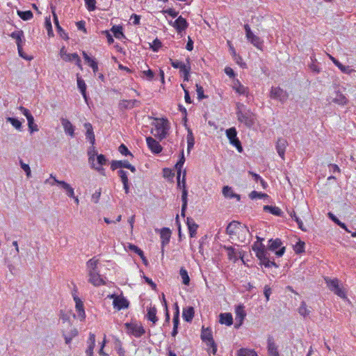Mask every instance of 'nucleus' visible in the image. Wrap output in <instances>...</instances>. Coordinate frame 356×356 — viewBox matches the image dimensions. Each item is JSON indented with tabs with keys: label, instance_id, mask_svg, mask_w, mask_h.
Masks as SVG:
<instances>
[{
	"label": "nucleus",
	"instance_id": "0eeeda50",
	"mask_svg": "<svg viewBox=\"0 0 356 356\" xmlns=\"http://www.w3.org/2000/svg\"><path fill=\"white\" fill-rule=\"evenodd\" d=\"M244 29L245 31V35L248 40L256 48L261 50L263 47V41L261 40V38L252 32L248 24L244 25Z\"/></svg>",
	"mask_w": 356,
	"mask_h": 356
},
{
	"label": "nucleus",
	"instance_id": "680f3d73",
	"mask_svg": "<svg viewBox=\"0 0 356 356\" xmlns=\"http://www.w3.org/2000/svg\"><path fill=\"white\" fill-rule=\"evenodd\" d=\"M196 92L197 95V98L199 99H203L207 98V96L204 94V88L199 84H196Z\"/></svg>",
	"mask_w": 356,
	"mask_h": 356
},
{
	"label": "nucleus",
	"instance_id": "473e14b6",
	"mask_svg": "<svg viewBox=\"0 0 356 356\" xmlns=\"http://www.w3.org/2000/svg\"><path fill=\"white\" fill-rule=\"evenodd\" d=\"M157 309L154 307H149L147 308V318L149 321L152 322L153 324H155L158 321V318L156 316Z\"/></svg>",
	"mask_w": 356,
	"mask_h": 356
},
{
	"label": "nucleus",
	"instance_id": "37998d69",
	"mask_svg": "<svg viewBox=\"0 0 356 356\" xmlns=\"http://www.w3.org/2000/svg\"><path fill=\"white\" fill-rule=\"evenodd\" d=\"M111 31L113 32L114 36L118 39L125 38V35L122 32V27L121 26H113L111 28Z\"/></svg>",
	"mask_w": 356,
	"mask_h": 356
},
{
	"label": "nucleus",
	"instance_id": "f257e3e1",
	"mask_svg": "<svg viewBox=\"0 0 356 356\" xmlns=\"http://www.w3.org/2000/svg\"><path fill=\"white\" fill-rule=\"evenodd\" d=\"M185 162V158L184 156V151L182 150L181 154V157L179 160L177 161V163L175 165V168L177 171V186L182 189L181 193V200H182V206H181V215L184 216L185 211L187 207V196H188V191L186 186V170L184 172L182 180H180L181 174V169L183 168L184 163Z\"/></svg>",
	"mask_w": 356,
	"mask_h": 356
},
{
	"label": "nucleus",
	"instance_id": "a19ab883",
	"mask_svg": "<svg viewBox=\"0 0 356 356\" xmlns=\"http://www.w3.org/2000/svg\"><path fill=\"white\" fill-rule=\"evenodd\" d=\"M298 313L300 314V316H303L304 318L308 316L310 314L311 310L309 308H308L305 301L301 302L300 305L298 308Z\"/></svg>",
	"mask_w": 356,
	"mask_h": 356
},
{
	"label": "nucleus",
	"instance_id": "ddd939ff",
	"mask_svg": "<svg viewBox=\"0 0 356 356\" xmlns=\"http://www.w3.org/2000/svg\"><path fill=\"white\" fill-rule=\"evenodd\" d=\"M73 299L75 302V309L77 312L79 318L81 321H84L86 318V313L83 301L76 295V293H72Z\"/></svg>",
	"mask_w": 356,
	"mask_h": 356
},
{
	"label": "nucleus",
	"instance_id": "5fc2aeb1",
	"mask_svg": "<svg viewBox=\"0 0 356 356\" xmlns=\"http://www.w3.org/2000/svg\"><path fill=\"white\" fill-rule=\"evenodd\" d=\"M44 27L47 31V34L49 37H51L54 35L53 30H52V25L50 19V17L45 18L44 22Z\"/></svg>",
	"mask_w": 356,
	"mask_h": 356
},
{
	"label": "nucleus",
	"instance_id": "a18cd8bd",
	"mask_svg": "<svg viewBox=\"0 0 356 356\" xmlns=\"http://www.w3.org/2000/svg\"><path fill=\"white\" fill-rule=\"evenodd\" d=\"M88 155L89 163L90 165L95 163V156H97L98 154L97 153V151H96L94 145H91V147L88 149Z\"/></svg>",
	"mask_w": 356,
	"mask_h": 356
},
{
	"label": "nucleus",
	"instance_id": "2eb2a0df",
	"mask_svg": "<svg viewBox=\"0 0 356 356\" xmlns=\"http://www.w3.org/2000/svg\"><path fill=\"white\" fill-rule=\"evenodd\" d=\"M140 102L137 99H122L118 104V108L121 111L132 109L139 106Z\"/></svg>",
	"mask_w": 356,
	"mask_h": 356
},
{
	"label": "nucleus",
	"instance_id": "a211bd4d",
	"mask_svg": "<svg viewBox=\"0 0 356 356\" xmlns=\"http://www.w3.org/2000/svg\"><path fill=\"white\" fill-rule=\"evenodd\" d=\"M146 142L148 148L154 154H159L161 152L163 148L158 141L154 139L152 137H147Z\"/></svg>",
	"mask_w": 356,
	"mask_h": 356
},
{
	"label": "nucleus",
	"instance_id": "f8f14e48",
	"mask_svg": "<svg viewBox=\"0 0 356 356\" xmlns=\"http://www.w3.org/2000/svg\"><path fill=\"white\" fill-rule=\"evenodd\" d=\"M50 178L53 179L54 181L50 182L53 186L55 183L60 185V187L65 191L66 194L70 197H74V188L67 182L64 181L58 180L52 174L50 175Z\"/></svg>",
	"mask_w": 356,
	"mask_h": 356
},
{
	"label": "nucleus",
	"instance_id": "412c9836",
	"mask_svg": "<svg viewBox=\"0 0 356 356\" xmlns=\"http://www.w3.org/2000/svg\"><path fill=\"white\" fill-rule=\"evenodd\" d=\"M235 319L238 323L235 324V327L238 328L239 327L241 324L243 323V321L246 316V313L244 310V307L242 305L238 306L235 309Z\"/></svg>",
	"mask_w": 356,
	"mask_h": 356
},
{
	"label": "nucleus",
	"instance_id": "8fccbe9b",
	"mask_svg": "<svg viewBox=\"0 0 356 356\" xmlns=\"http://www.w3.org/2000/svg\"><path fill=\"white\" fill-rule=\"evenodd\" d=\"M28 127L31 134L38 131L39 130L38 125L34 122V118H29Z\"/></svg>",
	"mask_w": 356,
	"mask_h": 356
},
{
	"label": "nucleus",
	"instance_id": "49530a36",
	"mask_svg": "<svg viewBox=\"0 0 356 356\" xmlns=\"http://www.w3.org/2000/svg\"><path fill=\"white\" fill-rule=\"evenodd\" d=\"M179 275L182 279V283L184 285H189L190 284V277L188 276L187 270L184 268H181L179 270Z\"/></svg>",
	"mask_w": 356,
	"mask_h": 356
},
{
	"label": "nucleus",
	"instance_id": "f704fd0d",
	"mask_svg": "<svg viewBox=\"0 0 356 356\" xmlns=\"http://www.w3.org/2000/svg\"><path fill=\"white\" fill-rule=\"evenodd\" d=\"M171 232L169 228L164 227L161 230V238L162 240V245H165L170 241Z\"/></svg>",
	"mask_w": 356,
	"mask_h": 356
},
{
	"label": "nucleus",
	"instance_id": "4be33fe9",
	"mask_svg": "<svg viewBox=\"0 0 356 356\" xmlns=\"http://www.w3.org/2000/svg\"><path fill=\"white\" fill-rule=\"evenodd\" d=\"M63 60L66 62L75 61L76 65L82 70L81 60L80 57L76 53L68 54L65 53L64 56H63Z\"/></svg>",
	"mask_w": 356,
	"mask_h": 356
},
{
	"label": "nucleus",
	"instance_id": "c85d7f7f",
	"mask_svg": "<svg viewBox=\"0 0 356 356\" xmlns=\"http://www.w3.org/2000/svg\"><path fill=\"white\" fill-rule=\"evenodd\" d=\"M195 314V310L193 307H188L183 309L182 317L186 322H191Z\"/></svg>",
	"mask_w": 356,
	"mask_h": 356
},
{
	"label": "nucleus",
	"instance_id": "09e8293b",
	"mask_svg": "<svg viewBox=\"0 0 356 356\" xmlns=\"http://www.w3.org/2000/svg\"><path fill=\"white\" fill-rule=\"evenodd\" d=\"M17 15L23 20H29L33 18V15L31 10L21 11L17 10Z\"/></svg>",
	"mask_w": 356,
	"mask_h": 356
},
{
	"label": "nucleus",
	"instance_id": "ea45409f",
	"mask_svg": "<svg viewBox=\"0 0 356 356\" xmlns=\"http://www.w3.org/2000/svg\"><path fill=\"white\" fill-rule=\"evenodd\" d=\"M264 210L265 211H268L270 213L276 216H281L282 214V211L280 208L275 206H269L266 205L264 207Z\"/></svg>",
	"mask_w": 356,
	"mask_h": 356
},
{
	"label": "nucleus",
	"instance_id": "4d7b16f0",
	"mask_svg": "<svg viewBox=\"0 0 356 356\" xmlns=\"http://www.w3.org/2000/svg\"><path fill=\"white\" fill-rule=\"evenodd\" d=\"M305 242L302 241H299L296 243V244L294 245V251L296 254H300L303 252H305Z\"/></svg>",
	"mask_w": 356,
	"mask_h": 356
},
{
	"label": "nucleus",
	"instance_id": "e2e57ef3",
	"mask_svg": "<svg viewBox=\"0 0 356 356\" xmlns=\"http://www.w3.org/2000/svg\"><path fill=\"white\" fill-rule=\"evenodd\" d=\"M118 150L120 153L124 156H131L133 157L132 154L130 152V151L128 149L127 146L124 144H121L118 148Z\"/></svg>",
	"mask_w": 356,
	"mask_h": 356
},
{
	"label": "nucleus",
	"instance_id": "c756f323",
	"mask_svg": "<svg viewBox=\"0 0 356 356\" xmlns=\"http://www.w3.org/2000/svg\"><path fill=\"white\" fill-rule=\"evenodd\" d=\"M332 102L337 104L344 106L348 102L347 97L340 91H337L335 97L333 98Z\"/></svg>",
	"mask_w": 356,
	"mask_h": 356
},
{
	"label": "nucleus",
	"instance_id": "6e6d98bb",
	"mask_svg": "<svg viewBox=\"0 0 356 356\" xmlns=\"http://www.w3.org/2000/svg\"><path fill=\"white\" fill-rule=\"evenodd\" d=\"M128 248L129 250L137 254L140 258L143 257V251L140 248H139L137 245L132 244V243H129L128 245Z\"/></svg>",
	"mask_w": 356,
	"mask_h": 356
},
{
	"label": "nucleus",
	"instance_id": "603ef678",
	"mask_svg": "<svg viewBox=\"0 0 356 356\" xmlns=\"http://www.w3.org/2000/svg\"><path fill=\"white\" fill-rule=\"evenodd\" d=\"M6 121L10 122L16 129L21 130L22 122L16 118L8 117Z\"/></svg>",
	"mask_w": 356,
	"mask_h": 356
},
{
	"label": "nucleus",
	"instance_id": "79ce46f5",
	"mask_svg": "<svg viewBox=\"0 0 356 356\" xmlns=\"http://www.w3.org/2000/svg\"><path fill=\"white\" fill-rule=\"evenodd\" d=\"M289 215L297 222L299 229H300L302 231H304V232L307 231V229L304 226L302 221L298 216H297V215L294 211H291L289 213Z\"/></svg>",
	"mask_w": 356,
	"mask_h": 356
},
{
	"label": "nucleus",
	"instance_id": "39448f33",
	"mask_svg": "<svg viewBox=\"0 0 356 356\" xmlns=\"http://www.w3.org/2000/svg\"><path fill=\"white\" fill-rule=\"evenodd\" d=\"M170 62L171 65L175 69L179 70V72L181 74L184 81H188L189 77H190V72L191 70V64H190V58H188L186 59L187 63H184L178 60H172L171 58L170 59Z\"/></svg>",
	"mask_w": 356,
	"mask_h": 356
},
{
	"label": "nucleus",
	"instance_id": "423d86ee",
	"mask_svg": "<svg viewBox=\"0 0 356 356\" xmlns=\"http://www.w3.org/2000/svg\"><path fill=\"white\" fill-rule=\"evenodd\" d=\"M127 333L136 338L142 337L145 333V330L140 323L131 322L124 324Z\"/></svg>",
	"mask_w": 356,
	"mask_h": 356
},
{
	"label": "nucleus",
	"instance_id": "f3484780",
	"mask_svg": "<svg viewBox=\"0 0 356 356\" xmlns=\"http://www.w3.org/2000/svg\"><path fill=\"white\" fill-rule=\"evenodd\" d=\"M111 297L113 298V307L118 310L127 309L129 307V301L124 297L114 295H112Z\"/></svg>",
	"mask_w": 356,
	"mask_h": 356
},
{
	"label": "nucleus",
	"instance_id": "b1692460",
	"mask_svg": "<svg viewBox=\"0 0 356 356\" xmlns=\"http://www.w3.org/2000/svg\"><path fill=\"white\" fill-rule=\"evenodd\" d=\"M118 175L120 177L121 181L123 184V188L126 194L129 193V179L127 175V172L124 170H119L118 171Z\"/></svg>",
	"mask_w": 356,
	"mask_h": 356
},
{
	"label": "nucleus",
	"instance_id": "1a4fd4ad",
	"mask_svg": "<svg viewBox=\"0 0 356 356\" xmlns=\"http://www.w3.org/2000/svg\"><path fill=\"white\" fill-rule=\"evenodd\" d=\"M236 115L238 120L240 122L243 123L246 127H250L254 124V115L250 111L243 112L241 110L238 108Z\"/></svg>",
	"mask_w": 356,
	"mask_h": 356
},
{
	"label": "nucleus",
	"instance_id": "3c124183",
	"mask_svg": "<svg viewBox=\"0 0 356 356\" xmlns=\"http://www.w3.org/2000/svg\"><path fill=\"white\" fill-rule=\"evenodd\" d=\"M252 249L255 252L256 256L259 260L262 258L264 259L266 255V252L264 247H253Z\"/></svg>",
	"mask_w": 356,
	"mask_h": 356
},
{
	"label": "nucleus",
	"instance_id": "c03bdc74",
	"mask_svg": "<svg viewBox=\"0 0 356 356\" xmlns=\"http://www.w3.org/2000/svg\"><path fill=\"white\" fill-rule=\"evenodd\" d=\"M187 150L189 152L194 147L195 138L191 130L188 131L187 136Z\"/></svg>",
	"mask_w": 356,
	"mask_h": 356
},
{
	"label": "nucleus",
	"instance_id": "5701e85b",
	"mask_svg": "<svg viewBox=\"0 0 356 356\" xmlns=\"http://www.w3.org/2000/svg\"><path fill=\"white\" fill-rule=\"evenodd\" d=\"M287 145V141L284 138H279L277 141L276 149L279 156L282 159H284L285 149L286 148Z\"/></svg>",
	"mask_w": 356,
	"mask_h": 356
},
{
	"label": "nucleus",
	"instance_id": "338daca9",
	"mask_svg": "<svg viewBox=\"0 0 356 356\" xmlns=\"http://www.w3.org/2000/svg\"><path fill=\"white\" fill-rule=\"evenodd\" d=\"M107 159L104 154H98L97 156V165H106Z\"/></svg>",
	"mask_w": 356,
	"mask_h": 356
},
{
	"label": "nucleus",
	"instance_id": "bf43d9fd",
	"mask_svg": "<svg viewBox=\"0 0 356 356\" xmlns=\"http://www.w3.org/2000/svg\"><path fill=\"white\" fill-rule=\"evenodd\" d=\"M226 134H227L228 139L229 140V142L237 138V136H236L237 133H236L235 128L228 129L226 131Z\"/></svg>",
	"mask_w": 356,
	"mask_h": 356
},
{
	"label": "nucleus",
	"instance_id": "f03ea898",
	"mask_svg": "<svg viewBox=\"0 0 356 356\" xmlns=\"http://www.w3.org/2000/svg\"><path fill=\"white\" fill-rule=\"evenodd\" d=\"M99 259L95 257L86 262V270L89 277L88 282L95 286H99L106 284L104 278L99 274Z\"/></svg>",
	"mask_w": 356,
	"mask_h": 356
},
{
	"label": "nucleus",
	"instance_id": "20e7f679",
	"mask_svg": "<svg viewBox=\"0 0 356 356\" xmlns=\"http://www.w3.org/2000/svg\"><path fill=\"white\" fill-rule=\"evenodd\" d=\"M201 339L206 343L207 350L215 355L217 352V346L213 340L212 331L210 328L202 327Z\"/></svg>",
	"mask_w": 356,
	"mask_h": 356
},
{
	"label": "nucleus",
	"instance_id": "774afa93",
	"mask_svg": "<svg viewBox=\"0 0 356 356\" xmlns=\"http://www.w3.org/2000/svg\"><path fill=\"white\" fill-rule=\"evenodd\" d=\"M230 143L236 148V149L238 150V152H240V153L242 152L243 147H242L241 143L238 138L230 141Z\"/></svg>",
	"mask_w": 356,
	"mask_h": 356
},
{
	"label": "nucleus",
	"instance_id": "bb28decb",
	"mask_svg": "<svg viewBox=\"0 0 356 356\" xmlns=\"http://www.w3.org/2000/svg\"><path fill=\"white\" fill-rule=\"evenodd\" d=\"M88 348L86 351L88 356H92L93 350L95 346V334L93 333L89 334V337L88 339Z\"/></svg>",
	"mask_w": 356,
	"mask_h": 356
},
{
	"label": "nucleus",
	"instance_id": "c9c22d12",
	"mask_svg": "<svg viewBox=\"0 0 356 356\" xmlns=\"http://www.w3.org/2000/svg\"><path fill=\"white\" fill-rule=\"evenodd\" d=\"M77 86L83 95L85 101L87 102L88 97L86 95V85L85 81L79 76H77Z\"/></svg>",
	"mask_w": 356,
	"mask_h": 356
},
{
	"label": "nucleus",
	"instance_id": "a878e982",
	"mask_svg": "<svg viewBox=\"0 0 356 356\" xmlns=\"http://www.w3.org/2000/svg\"><path fill=\"white\" fill-rule=\"evenodd\" d=\"M84 127L86 129V138L90 141V143L92 145H94L95 143V136L92 124L90 122H86L84 124Z\"/></svg>",
	"mask_w": 356,
	"mask_h": 356
},
{
	"label": "nucleus",
	"instance_id": "6e6552de",
	"mask_svg": "<svg viewBox=\"0 0 356 356\" xmlns=\"http://www.w3.org/2000/svg\"><path fill=\"white\" fill-rule=\"evenodd\" d=\"M325 282L330 291L341 298H346V292L340 287L338 279H325Z\"/></svg>",
	"mask_w": 356,
	"mask_h": 356
},
{
	"label": "nucleus",
	"instance_id": "7ed1b4c3",
	"mask_svg": "<svg viewBox=\"0 0 356 356\" xmlns=\"http://www.w3.org/2000/svg\"><path fill=\"white\" fill-rule=\"evenodd\" d=\"M154 126V128L152 129L151 133L160 140L164 139L170 129L168 120L165 118H156Z\"/></svg>",
	"mask_w": 356,
	"mask_h": 356
},
{
	"label": "nucleus",
	"instance_id": "e433bc0d",
	"mask_svg": "<svg viewBox=\"0 0 356 356\" xmlns=\"http://www.w3.org/2000/svg\"><path fill=\"white\" fill-rule=\"evenodd\" d=\"M233 89L239 95H248V88L242 85L238 81L234 83Z\"/></svg>",
	"mask_w": 356,
	"mask_h": 356
},
{
	"label": "nucleus",
	"instance_id": "cd10ccee",
	"mask_svg": "<svg viewBox=\"0 0 356 356\" xmlns=\"http://www.w3.org/2000/svg\"><path fill=\"white\" fill-rule=\"evenodd\" d=\"M83 57L86 63L92 69L95 74L98 71V64L94 58H90L86 51L82 52Z\"/></svg>",
	"mask_w": 356,
	"mask_h": 356
},
{
	"label": "nucleus",
	"instance_id": "de8ad7c7",
	"mask_svg": "<svg viewBox=\"0 0 356 356\" xmlns=\"http://www.w3.org/2000/svg\"><path fill=\"white\" fill-rule=\"evenodd\" d=\"M238 356H258L254 350L241 348L238 350Z\"/></svg>",
	"mask_w": 356,
	"mask_h": 356
},
{
	"label": "nucleus",
	"instance_id": "9b49d317",
	"mask_svg": "<svg viewBox=\"0 0 356 356\" xmlns=\"http://www.w3.org/2000/svg\"><path fill=\"white\" fill-rule=\"evenodd\" d=\"M269 250L271 251H274L277 257H282L284 254L285 247L282 245V242L281 239H271L269 241Z\"/></svg>",
	"mask_w": 356,
	"mask_h": 356
},
{
	"label": "nucleus",
	"instance_id": "2f4dec72",
	"mask_svg": "<svg viewBox=\"0 0 356 356\" xmlns=\"http://www.w3.org/2000/svg\"><path fill=\"white\" fill-rule=\"evenodd\" d=\"M222 194L226 198L232 199L236 197L238 200H240L241 197L239 195L236 194L232 188L228 186H225L222 188Z\"/></svg>",
	"mask_w": 356,
	"mask_h": 356
},
{
	"label": "nucleus",
	"instance_id": "dca6fc26",
	"mask_svg": "<svg viewBox=\"0 0 356 356\" xmlns=\"http://www.w3.org/2000/svg\"><path fill=\"white\" fill-rule=\"evenodd\" d=\"M270 97L272 99H276L281 102H284L287 99L288 95L286 92L280 87H272Z\"/></svg>",
	"mask_w": 356,
	"mask_h": 356
},
{
	"label": "nucleus",
	"instance_id": "864d4df0",
	"mask_svg": "<svg viewBox=\"0 0 356 356\" xmlns=\"http://www.w3.org/2000/svg\"><path fill=\"white\" fill-rule=\"evenodd\" d=\"M261 264L264 265L265 267L270 268L272 266L277 267V265L274 261H270L266 255L264 257V259H260Z\"/></svg>",
	"mask_w": 356,
	"mask_h": 356
},
{
	"label": "nucleus",
	"instance_id": "6ab92c4d",
	"mask_svg": "<svg viewBox=\"0 0 356 356\" xmlns=\"http://www.w3.org/2000/svg\"><path fill=\"white\" fill-rule=\"evenodd\" d=\"M268 356H280L278 346L275 344L272 337H269L267 340Z\"/></svg>",
	"mask_w": 356,
	"mask_h": 356
},
{
	"label": "nucleus",
	"instance_id": "393cba45",
	"mask_svg": "<svg viewBox=\"0 0 356 356\" xmlns=\"http://www.w3.org/2000/svg\"><path fill=\"white\" fill-rule=\"evenodd\" d=\"M61 123L64 129L65 132L70 136L71 137L74 136V127L70 122V120L65 118L61 119Z\"/></svg>",
	"mask_w": 356,
	"mask_h": 356
},
{
	"label": "nucleus",
	"instance_id": "4468645a",
	"mask_svg": "<svg viewBox=\"0 0 356 356\" xmlns=\"http://www.w3.org/2000/svg\"><path fill=\"white\" fill-rule=\"evenodd\" d=\"M127 168L130 170L133 173H135L136 171V168L132 165L128 161H113L111 163V169L112 170H115L118 168Z\"/></svg>",
	"mask_w": 356,
	"mask_h": 356
},
{
	"label": "nucleus",
	"instance_id": "7c9ffc66",
	"mask_svg": "<svg viewBox=\"0 0 356 356\" xmlns=\"http://www.w3.org/2000/svg\"><path fill=\"white\" fill-rule=\"evenodd\" d=\"M186 224L188 226L189 235L191 238L195 237L197 233L198 225L192 218H187Z\"/></svg>",
	"mask_w": 356,
	"mask_h": 356
},
{
	"label": "nucleus",
	"instance_id": "9d476101",
	"mask_svg": "<svg viewBox=\"0 0 356 356\" xmlns=\"http://www.w3.org/2000/svg\"><path fill=\"white\" fill-rule=\"evenodd\" d=\"M226 232L230 236H236L242 232L247 234L249 231L246 227L242 226L240 222L232 221L227 225Z\"/></svg>",
	"mask_w": 356,
	"mask_h": 356
},
{
	"label": "nucleus",
	"instance_id": "aec40b11",
	"mask_svg": "<svg viewBox=\"0 0 356 356\" xmlns=\"http://www.w3.org/2000/svg\"><path fill=\"white\" fill-rule=\"evenodd\" d=\"M188 24L185 18L179 16L173 22L172 26L176 29L177 33H181L188 28Z\"/></svg>",
	"mask_w": 356,
	"mask_h": 356
},
{
	"label": "nucleus",
	"instance_id": "052dcab7",
	"mask_svg": "<svg viewBox=\"0 0 356 356\" xmlns=\"http://www.w3.org/2000/svg\"><path fill=\"white\" fill-rule=\"evenodd\" d=\"M84 1L88 11H93L96 9V0H84Z\"/></svg>",
	"mask_w": 356,
	"mask_h": 356
},
{
	"label": "nucleus",
	"instance_id": "58836bf2",
	"mask_svg": "<svg viewBox=\"0 0 356 356\" xmlns=\"http://www.w3.org/2000/svg\"><path fill=\"white\" fill-rule=\"evenodd\" d=\"M53 15H54V24H55V25L56 26L58 33H59L60 36L62 38H63L65 40H67L68 39L67 34L64 31V30L60 26L59 22H58V17H57L56 15L54 13H53Z\"/></svg>",
	"mask_w": 356,
	"mask_h": 356
},
{
	"label": "nucleus",
	"instance_id": "69168bd1",
	"mask_svg": "<svg viewBox=\"0 0 356 356\" xmlns=\"http://www.w3.org/2000/svg\"><path fill=\"white\" fill-rule=\"evenodd\" d=\"M143 76L145 77L147 80L152 81L154 76V73L153 71L150 69H148L147 70H144L142 72Z\"/></svg>",
	"mask_w": 356,
	"mask_h": 356
},
{
	"label": "nucleus",
	"instance_id": "72a5a7b5",
	"mask_svg": "<svg viewBox=\"0 0 356 356\" xmlns=\"http://www.w3.org/2000/svg\"><path fill=\"white\" fill-rule=\"evenodd\" d=\"M220 323L226 325H231L233 323L232 315L230 313H222L220 314Z\"/></svg>",
	"mask_w": 356,
	"mask_h": 356
},
{
	"label": "nucleus",
	"instance_id": "4c0bfd02",
	"mask_svg": "<svg viewBox=\"0 0 356 356\" xmlns=\"http://www.w3.org/2000/svg\"><path fill=\"white\" fill-rule=\"evenodd\" d=\"M10 36L16 40L17 47H19L22 44V39L24 38V33L22 31H16L10 35Z\"/></svg>",
	"mask_w": 356,
	"mask_h": 356
},
{
	"label": "nucleus",
	"instance_id": "0e129e2a",
	"mask_svg": "<svg viewBox=\"0 0 356 356\" xmlns=\"http://www.w3.org/2000/svg\"><path fill=\"white\" fill-rule=\"evenodd\" d=\"M19 163H20L21 168L26 172V176L28 177H31V168H30L29 164L24 163L22 160H19Z\"/></svg>",
	"mask_w": 356,
	"mask_h": 356
},
{
	"label": "nucleus",
	"instance_id": "13d9d810",
	"mask_svg": "<svg viewBox=\"0 0 356 356\" xmlns=\"http://www.w3.org/2000/svg\"><path fill=\"white\" fill-rule=\"evenodd\" d=\"M268 195L266 194V193H259V192H257L256 191H252L250 195H249V197L252 199V200H254V199H262V198H264L266 197H267Z\"/></svg>",
	"mask_w": 356,
	"mask_h": 356
}]
</instances>
